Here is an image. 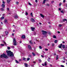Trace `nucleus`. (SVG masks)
Returning a JSON list of instances; mask_svg holds the SVG:
<instances>
[{"label":"nucleus","mask_w":67,"mask_h":67,"mask_svg":"<svg viewBox=\"0 0 67 67\" xmlns=\"http://www.w3.org/2000/svg\"><path fill=\"white\" fill-rule=\"evenodd\" d=\"M30 58H28L27 59V61H29V60H30Z\"/></svg>","instance_id":"40"},{"label":"nucleus","mask_w":67,"mask_h":67,"mask_svg":"<svg viewBox=\"0 0 67 67\" xmlns=\"http://www.w3.org/2000/svg\"><path fill=\"white\" fill-rule=\"evenodd\" d=\"M30 15H31V16H33V13H30Z\"/></svg>","instance_id":"28"},{"label":"nucleus","mask_w":67,"mask_h":67,"mask_svg":"<svg viewBox=\"0 0 67 67\" xmlns=\"http://www.w3.org/2000/svg\"><path fill=\"white\" fill-rule=\"evenodd\" d=\"M21 37L23 39H24L25 38V36L24 35H23L21 36Z\"/></svg>","instance_id":"6"},{"label":"nucleus","mask_w":67,"mask_h":67,"mask_svg":"<svg viewBox=\"0 0 67 67\" xmlns=\"http://www.w3.org/2000/svg\"><path fill=\"white\" fill-rule=\"evenodd\" d=\"M14 34H12V36H14Z\"/></svg>","instance_id":"52"},{"label":"nucleus","mask_w":67,"mask_h":67,"mask_svg":"<svg viewBox=\"0 0 67 67\" xmlns=\"http://www.w3.org/2000/svg\"><path fill=\"white\" fill-rule=\"evenodd\" d=\"M60 12L62 13H64V11L63 10H62L60 11Z\"/></svg>","instance_id":"35"},{"label":"nucleus","mask_w":67,"mask_h":67,"mask_svg":"<svg viewBox=\"0 0 67 67\" xmlns=\"http://www.w3.org/2000/svg\"><path fill=\"white\" fill-rule=\"evenodd\" d=\"M31 22H35V20H34V19L33 18H31Z\"/></svg>","instance_id":"8"},{"label":"nucleus","mask_w":67,"mask_h":67,"mask_svg":"<svg viewBox=\"0 0 67 67\" xmlns=\"http://www.w3.org/2000/svg\"><path fill=\"white\" fill-rule=\"evenodd\" d=\"M66 1L65 0H64L63 1V2H65Z\"/></svg>","instance_id":"56"},{"label":"nucleus","mask_w":67,"mask_h":67,"mask_svg":"<svg viewBox=\"0 0 67 67\" xmlns=\"http://www.w3.org/2000/svg\"><path fill=\"white\" fill-rule=\"evenodd\" d=\"M5 23H7V20H5L4 21Z\"/></svg>","instance_id":"31"},{"label":"nucleus","mask_w":67,"mask_h":67,"mask_svg":"<svg viewBox=\"0 0 67 67\" xmlns=\"http://www.w3.org/2000/svg\"><path fill=\"white\" fill-rule=\"evenodd\" d=\"M3 42L5 45H7V43H6V42H5L4 41H3Z\"/></svg>","instance_id":"21"},{"label":"nucleus","mask_w":67,"mask_h":67,"mask_svg":"<svg viewBox=\"0 0 67 67\" xmlns=\"http://www.w3.org/2000/svg\"><path fill=\"white\" fill-rule=\"evenodd\" d=\"M0 57L1 58H3H3H6L7 59L8 58H9V57H8L4 53H3V54H1V55Z\"/></svg>","instance_id":"2"},{"label":"nucleus","mask_w":67,"mask_h":67,"mask_svg":"<svg viewBox=\"0 0 67 67\" xmlns=\"http://www.w3.org/2000/svg\"><path fill=\"white\" fill-rule=\"evenodd\" d=\"M62 42L63 43H65V41H62Z\"/></svg>","instance_id":"61"},{"label":"nucleus","mask_w":67,"mask_h":67,"mask_svg":"<svg viewBox=\"0 0 67 67\" xmlns=\"http://www.w3.org/2000/svg\"><path fill=\"white\" fill-rule=\"evenodd\" d=\"M62 63H65V61H62Z\"/></svg>","instance_id":"59"},{"label":"nucleus","mask_w":67,"mask_h":67,"mask_svg":"<svg viewBox=\"0 0 67 67\" xmlns=\"http://www.w3.org/2000/svg\"><path fill=\"white\" fill-rule=\"evenodd\" d=\"M45 51H48V49L47 48L45 49Z\"/></svg>","instance_id":"49"},{"label":"nucleus","mask_w":67,"mask_h":67,"mask_svg":"<svg viewBox=\"0 0 67 67\" xmlns=\"http://www.w3.org/2000/svg\"><path fill=\"white\" fill-rule=\"evenodd\" d=\"M25 13L26 15H28V13H27V12H26Z\"/></svg>","instance_id":"38"},{"label":"nucleus","mask_w":67,"mask_h":67,"mask_svg":"<svg viewBox=\"0 0 67 67\" xmlns=\"http://www.w3.org/2000/svg\"><path fill=\"white\" fill-rule=\"evenodd\" d=\"M29 57H30V58H31L32 56H31V55H29Z\"/></svg>","instance_id":"45"},{"label":"nucleus","mask_w":67,"mask_h":67,"mask_svg":"<svg viewBox=\"0 0 67 67\" xmlns=\"http://www.w3.org/2000/svg\"><path fill=\"white\" fill-rule=\"evenodd\" d=\"M19 60V62H21V61H22V60L21 59H20Z\"/></svg>","instance_id":"54"},{"label":"nucleus","mask_w":67,"mask_h":67,"mask_svg":"<svg viewBox=\"0 0 67 67\" xmlns=\"http://www.w3.org/2000/svg\"><path fill=\"white\" fill-rule=\"evenodd\" d=\"M14 18L15 19H18V15H15L14 16Z\"/></svg>","instance_id":"9"},{"label":"nucleus","mask_w":67,"mask_h":67,"mask_svg":"<svg viewBox=\"0 0 67 67\" xmlns=\"http://www.w3.org/2000/svg\"><path fill=\"white\" fill-rule=\"evenodd\" d=\"M15 61L16 63H17V64H19V62L17 60H15Z\"/></svg>","instance_id":"23"},{"label":"nucleus","mask_w":67,"mask_h":67,"mask_svg":"<svg viewBox=\"0 0 67 67\" xmlns=\"http://www.w3.org/2000/svg\"><path fill=\"white\" fill-rule=\"evenodd\" d=\"M6 53L7 54L8 56H10V57H12L13 56V52H11V51L7 50L6 51Z\"/></svg>","instance_id":"1"},{"label":"nucleus","mask_w":67,"mask_h":67,"mask_svg":"<svg viewBox=\"0 0 67 67\" xmlns=\"http://www.w3.org/2000/svg\"><path fill=\"white\" fill-rule=\"evenodd\" d=\"M32 54L33 56H35L36 55V54L33 52L32 53Z\"/></svg>","instance_id":"14"},{"label":"nucleus","mask_w":67,"mask_h":67,"mask_svg":"<svg viewBox=\"0 0 67 67\" xmlns=\"http://www.w3.org/2000/svg\"><path fill=\"white\" fill-rule=\"evenodd\" d=\"M48 34L49 35H51V32H49Z\"/></svg>","instance_id":"41"},{"label":"nucleus","mask_w":67,"mask_h":67,"mask_svg":"<svg viewBox=\"0 0 67 67\" xmlns=\"http://www.w3.org/2000/svg\"><path fill=\"white\" fill-rule=\"evenodd\" d=\"M1 45L2 46H4V44H1Z\"/></svg>","instance_id":"30"},{"label":"nucleus","mask_w":67,"mask_h":67,"mask_svg":"<svg viewBox=\"0 0 67 67\" xmlns=\"http://www.w3.org/2000/svg\"><path fill=\"white\" fill-rule=\"evenodd\" d=\"M39 61L40 62V63H41V62H42V60L40 59H39Z\"/></svg>","instance_id":"34"},{"label":"nucleus","mask_w":67,"mask_h":67,"mask_svg":"<svg viewBox=\"0 0 67 67\" xmlns=\"http://www.w3.org/2000/svg\"><path fill=\"white\" fill-rule=\"evenodd\" d=\"M42 32H43V35H46V34L47 33V31L44 30H42Z\"/></svg>","instance_id":"4"},{"label":"nucleus","mask_w":67,"mask_h":67,"mask_svg":"<svg viewBox=\"0 0 67 67\" xmlns=\"http://www.w3.org/2000/svg\"><path fill=\"white\" fill-rule=\"evenodd\" d=\"M28 4H29V5H32L30 3H29Z\"/></svg>","instance_id":"42"},{"label":"nucleus","mask_w":67,"mask_h":67,"mask_svg":"<svg viewBox=\"0 0 67 67\" xmlns=\"http://www.w3.org/2000/svg\"><path fill=\"white\" fill-rule=\"evenodd\" d=\"M58 33H59V34L60 33V32L59 31H58Z\"/></svg>","instance_id":"63"},{"label":"nucleus","mask_w":67,"mask_h":67,"mask_svg":"<svg viewBox=\"0 0 67 67\" xmlns=\"http://www.w3.org/2000/svg\"><path fill=\"white\" fill-rule=\"evenodd\" d=\"M54 43H57V40H55L54 41Z\"/></svg>","instance_id":"24"},{"label":"nucleus","mask_w":67,"mask_h":67,"mask_svg":"<svg viewBox=\"0 0 67 67\" xmlns=\"http://www.w3.org/2000/svg\"><path fill=\"white\" fill-rule=\"evenodd\" d=\"M44 65H45V66H46V65H47V63H46V62H45Z\"/></svg>","instance_id":"33"},{"label":"nucleus","mask_w":67,"mask_h":67,"mask_svg":"<svg viewBox=\"0 0 67 67\" xmlns=\"http://www.w3.org/2000/svg\"><path fill=\"white\" fill-rule=\"evenodd\" d=\"M16 4H19V2H16Z\"/></svg>","instance_id":"51"},{"label":"nucleus","mask_w":67,"mask_h":67,"mask_svg":"<svg viewBox=\"0 0 67 67\" xmlns=\"http://www.w3.org/2000/svg\"><path fill=\"white\" fill-rule=\"evenodd\" d=\"M2 5V7L3 8L5 7V5L3 4Z\"/></svg>","instance_id":"20"},{"label":"nucleus","mask_w":67,"mask_h":67,"mask_svg":"<svg viewBox=\"0 0 67 67\" xmlns=\"http://www.w3.org/2000/svg\"><path fill=\"white\" fill-rule=\"evenodd\" d=\"M10 1H11V0H7V3H8V4L10 3Z\"/></svg>","instance_id":"12"},{"label":"nucleus","mask_w":67,"mask_h":67,"mask_svg":"<svg viewBox=\"0 0 67 67\" xmlns=\"http://www.w3.org/2000/svg\"><path fill=\"white\" fill-rule=\"evenodd\" d=\"M36 63V62L33 61V63H34V64L35 63Z\"/></svg>","instance_id":"50"},{"label":"nucleus","mask_w":67,"mask_h":67,"mask_svg":"<svg viewBox=\"0 0 67 67\" xmlns=\"http://www.w3.org/2000/svg\"><path fill=\"white\" fill-rule=\"evenodd\" d=\"M7 9L8 11H9V10H10V9H9V8H7Z\"/></svg>","instance_id":"44"},{"label":"nucleus","mask_w":67,"mask_h":67,"mask_svg":"<svg viewBox=\"0 0 67 67\" xmlns=\"http://www.w3.org/2000/svg\"><path fill=\"white\" fill-rule=\"evenodd\" d=\"M39 48H40V49H42V47L41 46H40Z\"/></svg>","instance_id":"39"},{"label":"nucleus","mask_w":67,"mask_h":67,"mask_svg":"<svg viewBox=\"0 0 67 67\" xmlns=\"http://www.w3.org/2000/svg\"><path fill=\"white\" fill-rule=\"evenodd\" d=\"M13 42V43H14V46L16 45V40H15V38H14Z\"/></svg>","instance_id":"3"},{"label":"nucleus","mask_w":67,"mask_h":67,"mask_svg":"<svg viewBox=\"0 0 67 67\" xmlns=\"http://www.w3.org/2000/svg\"><path fill=\"white\" fill-rule=\"evenodd\" d=\"M29 43H31V44H33V42H32V41L31 40L29 41Z\"/></svg>","instance_id":"17"},{"label":"nucleus","mask_w":67,"mask_h":67,"mask_svg":"<svg viewBox=\"0 0 67 67\" xmlns=\"http://www.w3.org/2000/svg\"><path fill=\"white\" fill-rule=\"evenodd\" d=\"M4 19V17H2L1 18V20H2V19Z\"/></svg>","instance_id":"27"},{"label":"nucleus","mask_w":67,"mask_h":67,"mask_svg":"<svg viewBox=\"0 0 67 67\" xmlns=\"http://www.w3.org/2000/svg\"><path fill=\"white\" fill-rule=\"evenodd\" d=\"M41 57H44L43 55H41Z\"/></svg>","instance_id":"60"},{"label":"nucleus","mask_w":67,"mask_h":67,"mask_svg":"<svg viewBox=\"0 0 67 67\" xmlns=\"http://www.w3.org/2000/svg\"><path fill=\"white\" fill-rule=\"evenodd\" d=\"M59 11H61V8H59Z\"/></svg>","instance_id":"43"},{"label":"nucleus","mask_w":67,"mask_h":67,"mask_svg":"<svg viewBox=\"0 0 67 67\" xmlns=\"http://www.w3.org/2000/svg\"><path fill=\"white\" fill-rule=\"evenodd\" d=\"M3 3L4 4H5V2H4V1H3Z\"/></svg>","instance_id":"57"},{"label":"nucleus","mask_w":67,"mask_h":67,"mask_svg":"<svg viewBox=\"0 0 67 67\" xmlns=\"http://www.w3.org/2000/svg\"><path fill=\"white\" fill-rule=\"evenodd\" d=\"M25 66L26 67H27V66H28V64H27L25 63L24 64Z\"/></svg>","instance_id":"16"},{"label":"nucleus","mask_w":67,"mask_h":67,"mask_svg":"<svg viewBox=\"0 0 67 67\" xmlns=\"http://www.w3.org/2000/svg\"><path fill=\"white\" fill-rule=\"evenodd\" d=\"M66 7L67 8V4H66Z\"/></svg>","instance_id":"64"},{"label":"nucleus","mask_w":67,"mask_h":67,"mask_svg":"<svg viewBox=\"0 0 67 67\" xmlns=\"http://www.w3.org/2000/svg\"><path fill=\"white\" fill-rule=\"evenodd\" d=\"M61 66L62 67H65V66H64V65H61Z\"/></svg>","instance_id":"47"},{"label":"nucleus","mask_w":67,"mask_h":67,"mask_svg":"<svg viewBox=\"0 0 67 67\" xmlns=\"http://www.w3.org/2000/svg\"><path fill=\"white\" fill-rule=\"evenodd\" d=\"M35 2L36 3H37V0H35Z\"/></svg>","instance_id":"55"},{"label":"nucleus","mask_w":67,"mask_h":67,"mask_svg":"<svg viewBox=\"0 0 67 67\" xmlns=\"http://www.w3.org/2000/svg\"><path fill=\"white\" fill-rule=\"evenodd\" d=\"M51 27H52V26H49V27L50 28H51Z\"/></svg>","instance_id":"58"},{"label":"nucleus","mask_w":67,"mask_h":67,"mask_svg":"<svg viewBox=\"0 0 67 67\" xmlns=\"http://www.w3.org/2000/svg\"><path fill=\"white\" fill-rule=\"evenodd\" d=\"M63 48H65V47H66V46H65L64 45H62V46Z\"/></svg>","instance_id":"18"},{"label":"nucleus","mask_w":67,"mask_h":67,"mask_svg":"<svg viewBox=\"0 0 67 67\" xmlns=\"http://www.w3.org/2000/svg\"><path fill=\"white\" fill-rule=\"evenodd\" d=\"M42 65L43 66H45V65H44V64L42 63Z\"/></svg>","instance_id":"48"},{"label":"nucleus","mask_w":67,"mask_h":67,"mask_svg":"<svg viewBox=\"0 0 67 67\" xmlns=\"http://www.w3.org/2000/svg\"><path fill=\"white\" fill-rule=\"evenodd\" d=\"M62 25H61V24H59V27H62Z\"/></svg>","instance_id":"32"},{"label":"nucleus","mask_w":67,"mask_h":67,"mask_svg":"<svg viewBox=\"0 0 67 67\" xmlns=\"http://www.w3.org/2000/svg\"><path fill=\"white\" fill-rule=\"evenodd\" d=\"M62 45H63V44L62 43H61L58 46V47L60 48H62Z\"/></svg>","instance_id":"7"},{"label":"nucleus","mask_w":67,"mask_h":67,"mask_svg":"<svg viewBox=\"0 0 67 67\" xmlns=\"http://www.w3.org/2000/svg\"><path fill=\"white\" fill-rule=\"evenodd\" d=\"M53 38H56V36L54 35L53 36Z\"/></svg>","instance_id":"29"},{"label":"nucleus","mask_w":67,"mask_h":67,"mask_svg":"<svg viewBox=\"0 0 67 67\" xmlns=\"http://www.w3.org/2000/svg\"><path fill=\"white\" fill-rule=\"evenodd\" d=\"M46 1V0H43V4H44L45 3V1Z\"/></svg>","instance_id":"25"},{"label":"nucleus","mask_w":67,"mask_h":67,"mask_svg":"<svg viewBox=\"0 0 67 67\" xmlns=\"http://www.w3.org/2000/svg\"><path fill=\"white\" fill-rule=\"evenodd\" d=\"M52 46H54V43H52Z\"/></svg>","instance_id":"46"},{"label":"nucleus","mask_w":67,"mask_h":67,"mask_svg":"<svg viewBox=\"0 0 67 67\" xmlns=\"http://www.w3.org/2000/svg\"><path fill=\"white\" fill-rule=\"evenodd\" d=\"M65 21H67V19H63V22H64Z\"/></svg>","instance_id":"19"},{"label":"nucleus","mask_w":67,"mask_h":67,"mask_svg":"<svg viewBox=\"0 0 67 67\" xmlns=\"http://www.w3.org/2000/svg\"><path fill=\"white\" fill-rule=\"evenodd\" d=\"M1 11H4V9H3V8H1Z\"/></svg>","instance_id":"37"},{"label":"nucleus","mask_w":67,"mask_h":67,"mask_svg":"<svg viewBox=\"0 0 67 67\" xmlns=\"http://www.w3.org/2000/svg\"><path fill=\"white\" fill-rule=\"evenodd\" d=\"M62 3H60L59 4V6H60V5H61L62 4Z\"/></svg>","instance_id":"53"},{"label":"nucleus","mask_w":67,"mask_h":67,"mask_svg":"<svg viewBox=\"0 0 67 67\" xmlns=\"http://www.w3.org/2000/svg\"><path fill=\"white\" fill-rule=\"evenodd\" d=\"M46 6H47V7H49V4H47L46 5Z\"/></svg>","instance_id":"26"},{"label":"nucleus","mask_w":67,"mask_h":67,"mask_svg":"<svg viewBox=\"0 0 67 67\" xmlns=\"http://www.w3.org/2000/svg\"><path fill=\"white\" fill-rule=\"evenodd\" d=\"M31 29L32 31H34V30H35V28L34 27H31Z\"/></svg>","instance_id":"10"},{"label":"nucleus","mask_w":67,"mask_h":67,"mask_svg":"<svg viewBox=\"0 0 67 67\" xmlns=\"http://www.w3.org/2000/svg\"><path fill=\"white\" fill-rule=\"evenodd\" d=\"M10 47H8V50H9L10 49Z\"/></svg>","instance_id":"36"},{"label":"nucleus","mask_w":67,"mask_h":67,"mask_svg":"<svg viewBox=\"0 0 67 67\" xmlns=\"http://www.w3.org/2000/svg\"><path fill=\"white\" fill-rule=\"evenodd\" d=\"M40 15H41V17H42V18H44V17H45V16L43 15L42 14H40Z\"/></svg>","instance_id":"13"},{"label":"nucleus","mask_w":67,"mask_h":67,"mask_svg":"<svg viewBox=\"0 0 67 67\" xmlns=\"http://www.w3.org/2000/svg\"><path fill=\"white\" fill-rule=\"evenodd\" d=\"M28 47L30 50H31L32 49V47H31V46L30 45L28 44Z\"/></svg>","instance_id":"5"},{"label":"nucleus","mask_w":67,"mask_h":67,"mask_svg":"<svg viewBox=\"0 0 67 67\" xmlns=\"http://www.w3.org/2000/svg\"><path fill=\"white\" fill-rule=\"evenodd\" d=\"M5 33L6 35H8V34H9V32H8V31H5Z\"/></svg>","instance_id":"11"},{"label":"nucleus","mask_w":67,"mask_h":67,"mask_svg":"<svg viewBox=\"0 0 67 67\" xmlns=\"http://www.w3.org/2000/svg\"><path fill=\"white\" fill-rule=\"evenodd\" d=\"M23 60H25V61H26V58L23 57Z\"/></svg>","instance_id":"22"},{"label":"nucleus","mask_w":67,"mask_h":67,"mask_svg":"<svg viewBox=\"0 0 67 67\" xmlns=\"http://www.w3.org/2000/svg\"><path fill=\"white\" fill-rule=\"evenodd\" d=\"M59 58L58 57V55H56V60H58V58Z\"/></svg>","instance_id":"15"},{"label":"nucleus","mask_w":67,"mask_h":67,"mask_svg":"<svg viewBox=\"0 0 67 67\" xmlns=\"http://www.w3.org/2000/svg\"><path fill=\"white\" fill-rule=\"evenodd\" d=\"M40 24V25H41L42 24V23H39Z\"/></svg>","instance_id":"62"}]
</instances>
